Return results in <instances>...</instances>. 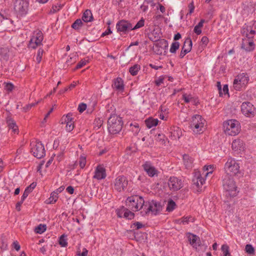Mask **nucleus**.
<instances>
[{
	"label": "nucleus",
	"instance_id": "1",
	"mask_svg": "<svg viewBox=\"0 0 256 256\" xmlns=\"http://www.w3.org/2000/svg\"><path fill=\"white\" fill-rule=\"evenodd\" d=\"M222 186L226 195L234 196L237 194V187L233 178L230 175L225 174L222 178Z\"/></svg>",
	"mask_w": 256,
	"mask_h": 256
},
{
	"label": "nucleus",
	"instance_id": "2",
	"mask_svg": "<svg viewBox=\"0 0 256 256\" xmlns=\"http://www.w3.org/2000/svg\"><path fill=\"white\" fill-rule=\"evenodd\" d=\"M123 122L122 118L116 114L111 115L108 120V128L112 134L119 133L122 129Z\"/></svg>",
	"mask_w": 256,
	"mask_h": 256
},
{
	"label": "nucleus",
	"instance_id": "3",
	"mask_svg": "<svg viewBox=\"0 0 256 256\" xmlns=\"http://www.w3.org/2000/svg\"><path fill=\"white\" fill-rule=\"evenodd\" d=\"M144 200L142 196L136 195L132 196L127 198L126 203L128 209L136 212L141 209L144 210Z\"/></svg>",
	"mask_w": 256,
	"mask_h": 256
},
{
	"label": "nucleus",
	"instance_id": "4",
	"mask_svg": "<svg viewBox=\"0 0 256 256\" xmlns=\"http://www.w3.org/2000/svg\"><path fill=\"white\" fill-rule=\"evenodd\" d=\"M223 129L224 133L229 136H236L240 130V122L236 120H229L223 124Z\"/></svg>",
	"mask_w": 256,
	"mask_h": 256
},
{
	"label": "nucleus",
	"instance_id": "5",
	"mask_svg": "<svg viewBox=\"0 0 256 256\" xmlns=\"http://www.w3.org/2000/svg\"><path fill=\"white\" fill-rule=\"evenodd\" d=\"M205 126L206 120L200 115L196 114L192 116L190 128L194 132L202 133L205 129Z\"/></svg>",
	"mask_w": 256,
	"mask_h": 256
},
{
	"label": "nucleus",
	"instance_id": "6",
	"mask_svg": "<svg viewBox=\"0 0 256 256\" xmlns=\"http://www.w3.org/2000/svg\"><path fill=\"white\" fill-rule=\"evenodd\" d=\"M162 210V206L159 202L156 200H152L144 202V210L141 212L142 216L151 214L156 215Z\"/></svg>",
	"mask_w": 256,
	"mask_h": 256
},
{
	"label": "nucleus",
	"instance_id": "7",
	"mask_svg": "<svg viewBox=\"0 0 256 256\" xmlns=\"http://www.w3.org/2000/svg\"><path fill=\"white\" fill-rule=\"evenodd\" d=\"M224 170L226 174L236 175L240 172V166L234 158H230L225 164Z\"/></svg>",
	"mask_w": 256,
	"mask_h": 256
},
{
	"label": "nucleus",
	"instance_id": "8",
	"mask_svg": "<svg viewBox=\"0 0 256 256\" xmlns=\"http://www.w3.org/2000/svg\"><path fill=\"white\" fill-rule=\"evenodd\" d=\"M31 152L38 158H41L45 156V150L44 145L40 142L33 141L30 143Z\"/></svg>",
	"mask_w": 256,
	"mask_h": 256
},
{
	"label": "nucleus",
	"instance_id": "9",
	"mask_svg": "<svg viewBox=\"0 0 256 256\" xmlns=\"http://www.w3.org/2000/svg\"><path fill=\"white\" fill-rule=\"evenodd\" d=\"M29 2L28 0H16L14 4V10L20 16L27 14Z\"/></svg>",
	"mask_w": 256,
	"mask_h": 256
},
{
	"label": "nucleus",
	"instance_id": "10",
	"mask_svg": "<svg viewBox=\"0 0 256 256\" xmlns=\"http://www.w3.org/2000/svg\"><path fill=\"white\" fill-rule=\"evenodd\" d=\"M249 77L247 74L242 73L238 74L234 81V88L237 90H240L248 82Z\"/></svg>",
	"mask_w": 256,
	"mask_h": 256
},
{
	"label": "nucleus",
	"instance_id": "11",
	"mask_svg": "<svg viewBox=\"0 0 256 256\" xmlns=\"http://www.w3.org/2000/svg\"><path fill=\"white\" fill-rule=\"evenodd\" d=\"M168 42L164 39H161L156 41L153 47V50L157 54L165 55L166 53V50L168 48Z\"/></svg>",
	"mask_w": 256,
	"mask_h": 256
},
{
	"label": "nucleus",
	"instance_id": "12",
	"mask_svg": "<svg viewBox=\"0 0 256 256\" xmlns=\"http://www.w3.org/2000/svg\"><path fill=\"white\" fill-rule=\"evenodd\" d=\"M43 39V34L40 31L35 32H34L33 36L30 41L28 47L33 49L36 48L42 44Z\"/></svg>",
	"mask_w": 256,
	"mask_h": 256
},
{
	"label": "nucleus",
	"instance_id": "13",
	"mask_svg": "<svg viewBox=\"0 0 256 256\" xmlns=\"http://www.w3.org/2000/svg\"><path fill=\"white\" fill-rule=\"evenodd\" d=\"M128 184V180L124 176H118L114 181V188L118 192L124 190Z\"/></svg>",
	"mask_w": 256,
	"mask_h": 256
},
{
	"label": "nucleus",
	"instance_id": "14",
	"mask_svg": "<svg viewBox=\"0 0 256 256\" xmlns=\"http://www.w3.org/2000/svg\"><path fill=\"white\" fill-rule=\"evenodd\" d=\"M118 32L126 34L132 30V24L130 22L126 20H120L116 24Z\"/></svg>",
	"mask_w": 256,
	"mask_h": 256
},
{
	"label": "nucleus",
	"instance_id": "15",
	"mask_svg": "<svg viewBox=\"0 0 256 256\" xmlns=\"http://www.w3.org/2000/svg\"><path fill=\"white\" fill-rule=\"evenodd\" d=\"M242 113L248 117L254 116L256 113V108L250 102H243L241 106Z\"/></svg>",
	"mask_w": 256,
	"mask_h": 256
},
{
	"label": "nucleus",
	"instance_id": "16",
	"mask_svg": "<svg viewBox=\"0 0 256 256\" xmlns=\"http://www.w3.org/2000/svg\"><path fill=\"white\" fill-rule=\"evenodd\" d=\"M168 184L170 190L172 191H177L183 186L182 180L174 176L169 178Z\"/></svg>",
	"mask_w": 256,
	"mask_h": 256
},
{
	"label": "nucleus",
	"instance_id": "17",
	"mask_svg": "<svg viewBox=\"0 0 256 256\" xmlns=\"http://www.w3.org/2000/svg\"><path fill=\"white\" fill-rule=\"evenodd\" d=\"M232 150L236 154L243 152L244 150V144L242 140L240 139L234 140L232 144Z\"/></svg>",
	"mask_w": 256,
	"mask_h": 256
},
{
	"label": "nucleus",
	"instance_id": "18",
	"mask_svg": "<svg viewBox=\"0 0 256 256\" xmlns=\"http://www.w3.org/2000/svg\"><path fill=\"white\" fill-rule=\"evenodd\" d=\"M106 177V172L105 168L100 165L98 166L96 168L93 178L100 180Z\"/></svg>",
	"mask_w": 256,
	"mask_h": 256
},
{
	"label": "nucleus",
	"instance_id": "19",
	"mask_svg": "<svg viewBox=\"0 0 256 256\" xmlns=\"http://www.w3.org/2000/svg\"><path fill=\"white\" fill-rule=\"evenodd\" d=\"M142 166L144 170L150 176L152 177L157 173V170L150 162H146L142 165Z\"/></svg>",
	"mask_w": 256,
	"mask_h": 256
},
{
	"label": "nucleus",
	"instance_id": "20",
	"mask_svg": "<svg viewBox=\"0 0 256 256\" xmlns=\"http://www.w3.org/2000/svg\"><path fill=\"white\" fill-rule=\"evenodd\" d=\"M242 48L246 51L250 52L254 50V44L251 39H248L246 38L242 40Z\"/></svg>",
	"mask_w": 256,
	"mask_h": 256
},
{
	"label": "nucleus",
	"instance_id": "21",
	"mask_svg": "<svg viewBox=\"0 0 256 256\" xmlns=\"http://www.w3.org/2000/svg\"><path fill=\"white\" fill-rule=\"evenodd\" d=\"M168 130L170 134V136L173 140L178 139L181 136V130L177 126L171 127Z\"/></svg>",
	"mask_w": 256,
	"mask_h": 256
},
{
	"label": "nucleus",
	"instance_id": "22",
	"mask_svg": "<svg viewBox=\"0 0 256 256\" xmlns=\"http://www.w3.org/2000/svg\"><path fill=\"white\" fill-rule=\"evenodd\" d=\"M192 182L198 188H200L205 183V178L200 174L198 173L194 176Z\"/></svg>",
	"mask_w": 256,
	"mask_h": 256
},
{
	"label": "nucleus",
	"instance_id": "23",
	"mask_svg": "<svg viewBox=\"0 0 256 256\" xmlns=\"http://www.w3.org/2000/svg\"><path fill=\"white\" fill-rule=\"evenodd\" d=\"M112 86L114 89L118 91H123L124 89V81L120 78L114 80Z\"/></svg>",
	"mask_w": 256,
	"mask_h": 256
},
{
	"label": "nucleus",
	"instance_id": "24",
	"mask_svg": "<svg viewBox=\"0 0 256 256\" xmlns=\"http://www.w3.org/2000/svg\"><path fill=\"white\" fill-rule=\"evenodd\" d=\"M160 36L161 34L160 32V30L158 28H154L148 34L149 38L153 42L159 40V38H160Z\"/></svg>",
	"mask_w": 256,
	"mask_h": 256
},
{
	"label": "nucleus",
	"instance_id": "25",
	"mask_svg": "<svg viewBox=\"0 0 256 256\" xmlns=\"http://www.w3.org/2000/svg\"><path fill=\"white\" fill-rule=\"evenodd\" d=\"M6 124L8 126L10 130H12V132L14 134L18 133V127L16 125L15 122L10 118H8L6 120Z\"/></svg>",
	"mask_w": 256,
	"mask_h": 256
},
{
	"label": "nucleus",
	"instance_id": "26",
	"mask_svg": "<svg viewBox=\"0 0 256 256\" xmlns=\"http://www.w3.org/2000/svg\"><path fill=\"white\" fill-rule=\"evenodd\" d=\"M183 162L186 168H191L193 166L194 158L189 155L185 154L183 156Z\"/></svg>",
	"mask_w": 256,
	"mask_h": 256
},
{
	"label": "nucleus",
	"instance_id": "27",
	"mask_svg": "<svg viewBox=\"0 0 256 256\" xmlns=\"http://www.w3.org/2000/svg\"><path fill=\"white\" fill-rule=\"evenodd\" d=\"M36 186V184L34 182L26 188L22 196V200H26L28 194L32 192Z\"/></svg>",
	"mask_w": 256,
	"mask_h": 256
},
{
	"label": "nucleus",
	"instance_id": "28",
	"mask_svg": "<svg viewBox=\"0 0 256 256\" xmlns=\"http://www.w3.org/2000/svg\"><path fill=\"white\" fill-rule=\"evenodd\" d=\"M158 122L159 121L157 118H150L145 120V123L146 126L148 128H150L152 127L158 125Z\"/></svg>",
	"mask_w": 256,
	"mask_h": 256
},
{
	"label": "nucleus",
	"instance_id": "29",
	"mask_svg": "<svg viewBox=\"0 0 256 256\" xmlns=\"http://www.w3.org/2000/svg\"><path fill=\"white\" fill-rule=\"evenodd\" d=\"M82 18V20L86 22L92 21L93 17L91 11L89 10H86L84 12Z\"/></svg>",
	"mask_w": 256,
	"mask_h": 256
},
{
	"label": "nucleus",
	"instance_id": "30",
	"mask_svg": "<svg viewBox=\"0 0 256 256\" xmlns=\"http://www.w3.org/2000/svg\"><path fill=\"white\" fill-rule=\"evenodd\" d=\"M58 198V192H53L51 193L49 198L47 200L46 202L47 204H53L57 201Z\"/></svg>",
	"mask_w": 256,
	"mask_h": 256
},
{
	"label": "nucleus",
	"instance_id": "31",
	"mask_svg": "<svg viewBox=\"0 0 256 256\" xmlns=\"http://www.w3.org/2000/svg\"><path fill=\"white\" fill-rule=\"evenodd\" d=\"M140 65L138 64H135L133 66L130 68L129 72L132 76H134L138 74V72L140 70Z\"/></svg>",
	"mask_w": 256,
	"mask_h": 256
},
{
	"label": "nucleus",
	"instance_id": "32",
	"mask_svg": "<svg viewBox=\"0 0 256 256\" xmlns=\"http://www.w3.org/2000/svg\"><path fill=\"white\" fill-rule=\"evenodd\" d=\"M188 241L190 244L193 246H196V241L199 239V238L195 234H189L188 236Z\"/></svg>",
	"mask_w": 256,
	"mask_h": 256
},
{
	"label": "nucleus",
	"instance_id": "33",
	"mask_svg": "<svg viewBox=\"0 0 256 256\" xmlns=\"http://www.w3.org/2000/svg\"><path fill=\"white\" fill-rule=\"evenodd\" d=\"M72 114H68L66 116H64L61 119L62 124H65L69 122H72Z\"/></svg>",
	"mask_w": 256,
	"mask_h": 256
},
{
	"label": "nucleus",
	"instance_id": "34",
	"mask_svg": "<svg viewBox=\"0 0 256 256\" xmlns=\"http://www.w3.org/2000/svg\"><path fill=\"white\" fill-rule=\"evenodd\" d=\"M246 31H248V30L244 28L242 30V33L248 39H252L256 33L255 30H251L249 32H248Z\"/></svg>",
	"mask_w": 256,
	"mask_h": 256
},
{
	"label": "nucleus",
	"instance_id": "35",
	"mask_svg": "<svg viewBox=\"0 0 256 256\" xmlns=\"http://www.w3.org/2000/svg\"><path fill=\"white\" fill-rule=\"evenodd\" d=\"M176 206V204L174 200H170L168 202L166 210L168 212H172L175 209Z\"/></svg>",
	"mask_w": 256,
	"mask_h": 256
},
{
	"label": "nucleus",
	"instance_id": "36",
	"mask_svg": "<svg viewBox=\"0 0 256 256\" xmlns=\"http://www.w3.org/2000/svg\"><path fill=\"white\" fill-rule=\"evenodd\" d=\"M59 244L62 247H66L68 246L66 236L62 235L59 238Z\"/></svg>",
	"mask_w": 256,
	"mask_h": 256
},
{
	"label": "nucleus",
	"instance_id": "37",
	"mask_svg": "<svg viewBox=\"0 0 256 256\" xmlns=\"http://www.w3.org/2000/svg\"><path fill=\"white\" fill-rule=\"evenodd\" d=\"M192 44L191 40L190 38H187L184 42L182 48L186 50H188L190 52L192 50Z\"/></svg>",
	"mask_w": 256,
	"mask_h": 256
},
{
	"label": "nucleus",
	"instance_id": "38",
	"mask_svg": "<svg viewBox=\"0 0 256 256\" xmlns=\"http://www.w3.org/2000/svg\"><path fill=\"white\" fill-rule=\"evenodd\" d=\"M180 43L177 42H173L172 44L170 51L171 53L174 54L176 50L179 48Z\"/></svg>",
	"mask_w": 256,
	"mask_h": 256
},
{
	"label": "nucleus",
	"instance_id": "39",
	"mask_svg": "<svg viewBox=\"0 0 256 256\" xmlns=\"http://www.w3.org/2000/svg\"><path fill=\"white\" fill-rule=\"evenodd\" d=\"M83 23L80 19H77L72 24V27L75 29L78 30L82 27Z\"/></svg>",
	"mask_w": 256,
	"mask_h": 256
},
{
	"label": "nucleus",
	"instance_id": "40",
	"mask_svg": "<svg viewBox=\"0 0 256 256\" xmlns=\"http://www.w3.org/2000/svg\"><path fill=\"white\" fill-rule=\"evenodd\" d=\"M46 230V226L45 224H40L35 228V232L38 234H42Z\"/></svg>",
	"mask_w": 256,
	"mask_h": 256
},
{
	"label": "nucleus",
	"instance_id": "41",
	"mask_svg": "<svg viewBox=\"0 0 256 256\" xmlns=\"http://www.w3.org/2000/svg\"><path fill=\"white\" fill-rule=\"evenodd\" d=\"M134 214L130 212L128 208H126V210L124 214V218H128V220H132L134 218Z\"/></svg>",
	"mask_w": 256,
	"mask_h": 256
},
{
	"label": "nucleus",
	"instance_id": "42",
	"mask_svg": "<svg viewBox=\"0 0 256 256\" xmlns=\"http://www.w3.org/2000/svg\"><path fill=\"white\" fill-rule=\"evenodd\" d=\"M224 256H230L229 252V247L227 244H223L221 248Z\"/></svg>",
	"mask_w": 256,
	"mask_h": 256
},
{
	"label": "nucleus",
	"instance_id": "43",
	"mask_svg": "<svg viewBox=\"0 0 256 256\" xmlns=\"http://www.w3.org/2000/svg\"><path fill=\"white\" fill-rule=\"evenodd\" d=\"M103 124V120L102 118H96L94 121V126L95 128L98 129L102 126Z\"/></svg>",
	"mask_w": 256,
	"mask_h": 256
},
{
	"label": "nucleus",
	"instance_id": "44",
	"mask_svg": "<svg viewBox=\"0 0 256 256\" xmlns=\"http://www.w3.org/2000/svg\"><path fill=\"white\" fill-rule=\"evenodd\" d=\"M144 24V20L142 18L134 26H132V30H135L142 27Z\"/></svg>",
	"mask_w": 256,
	"mask_h": 256
},
{
	"label": "nucleus",
	"instance_id": "45",
	"mask_svg": "<svg viewBox=\"0 0 256 256\" xmlns=\"http://www.w3.org/2000/svg\"><path fill=\"white\" fill-rule=\"evenodd\" d=\"M194 218L192 216L182 218L180 220V223L183 224H188L189 222H194Z\"/></svg>",
	"mask_w": 256,
	"mask_h": 256
},
{
	"label": "nucleus",
	"instance_id": "46",
	"mask_svg": "<svg viewBox=\"0 0 256 256\" xmlns=\"http://www.w3.org/2000/svg\"><path fill=\"white\" fill-rule=\"evenodd\" d=\"M126 208L124 206L121 207L120 208L116 210V214L119 218L124 217V214L126 210Z\"/></svg>",
	"mask_w": 256,
	"mask_h": 256
},
{
	"label": "nucleus",
	"instance_id": "47",
	"mask_svg": "<svg viewBox=\"0 0 256 256\" xmlns=\"http://www.w3.org/2000/svg\"><path fill=\"white\" fill-rule=\"evenodd\" d=\"M44 52V50L42 48H39L36 57V60L38 63H40L41 61L42 56Z\"/></svg>",
	"mask_w": 256,
	"mask_h": 256
},
{
	"label": "nucleus",
	"instance_id": "48",
	"mask_svg": "<svg viewBox=\"0 0 256 256\" xmlns=\"http://www.w3.org/2000/svg\"><path fill=\"white\" fill-rule=\"evenodd\" d=\"M86 164V158L85 156H80L79 159V164L81 168H83Z\"/></svg>",
	"mask_w": 256,
	"mask_h": 256
},
{
	"label": "nucleus",
	"instance_id": "49",
	"mask_svg": "<svg viewBox=\"0 0 256 256\" xmlns=\"http://www.w3.org/2000/svg\"><path fill=\"white\" fill-rule=\"evenodd\" d=\"M246 251L249 254H254V250L251 244H246L245 248Z\"/></svg>",
	"mask_w": 256,
	"mask_h": 256
},
{
	"label": "nucleus",
	"instance_id": "50",
	"mask_svg": "<svg viewBox=\"0 0 256 256\" xmlns=\"http://www.w3.org/2000/svg\"><path fill=\"white\" fill-rule=\"evenodd\" d=\"M66 130L68 132H70L72 131L74 128V122H69L68 123H66Z\"/></svg>",
	"mask_w": 256,
	"mask_h": 256
},
{
	"label": "nucleus",
	"instance_id": "51",
	"mask_svg": "<svg viewBox=\"0 0 256 256\" xmlns=\"http://www.w3.org/2000/svg\"><path fill=\"white\" fill-rule=\"evenodd\" d=\"M165 136L163 134H158L156 136V140L158 142H160L162 144L165 142L164 140Z\"/></svg>",
	"mask_w": 256,
	"mask_h": 256
},
{
	"label": "nucleus",
	"instance_id": "52",
	"mask_svg": "<svg viewBox=\"0 0 256 256\" xmlns=\"http://www.w3.org/2000/svg\"><path fill=\"white\" fill-rule=\"evenodd\" d=\"M148 0H145L143 4L140 6V8L142 12H145L148 10Z\"/></svg>",
	"mask_w": 256,
	"mask_h": 256
},
{
	"label": "nucleus",
	"instance_id": "53",
	"mask_svg": "<svg viewBox=\"0 0 256 256\" xmlns=\"http://www.w3.org/2000/svg\"><path fill=\"white\" fill-rule=\"evenodd\" d=\"M86 108V104L84 103H81L79 104L78 107V110L80 112H82Z\"/></svg>",
	"mask_w": 256,
	"mask_h": 256
},
{
	"label": "nucleus",
	"instance_id": "54",
	"mask_svg": "<svg viewBox=\"0 0 256 256\" xmlns=\"http://www.w3.org/2000/svg\"><path fill=\"white\" fill-rule=\"evenodd\" d=\"M182 98L185 102L188 103L190 102L192 98L190 95H187L186 94H184L182 95Z\"/></svg>",
	"mask_w": 256,
	"mask_h": 256
},
{
	"label": "nucleus",
	"instance_id": "55",
	"mask_svg": "<svg viewBox=\"0 0 256 256\" xmlns=\"http://www.w3.org/2000/svg\"><path fill=\"white\" fill-rule=\"evenodd\" d=\"M88 62V60H81L77 64L76 66V68H80L85 66Z\"/></svg>",
	"mask_w": 256,
	"mask_h": 256
},
{
	"label": "nucleus",
	"instance_id": "56",
	"mask_svg": "<svg viewBox=\"0 0 256 256\" xmlns=\"http://www.w3.org/2000/svg\"><path fill=\"white\" fill-rule=\"evenodd\" d=\"M164 77L162 76H160L156 80H155V84L157 86H160L164 82Z\"/></svg>",
	"mask_w": 256,
	"mask_h": 256
},
{
	"label": "nucleus",
	"instance_id": "57",
	"mask_svg": "<svg viewBox=\"0 0 256 256\" xmlns=\"http://www.w3.org/2000/svg\"><path fill=\"white\" fill-rule=\"evenodd\" d=\"M188 50H186L185 48H182V50L180 52V54L179 56L180 58H182L184 57V56L186 54H188V52H190Z\"/></svg>",
	"mask_w": 256,
	"mask_h": 256
},
{
	"label": "nucleus",
	"instance_id": "58",
	"mask_svg": "<svg viewBox=\"0 0 256 256\" xmlns=\"http://www.w3.org/2000/svg\"><path fill=\"white\" fill-rule=\"evenodd\" d=\"M24 200H22V197H21V200L20 202H18L16 206V208L18 211L20 210V206L23 203Z\"/></svg>",
	"mask_w": 256,
	"mask_h": 256
},
{
	"label": "nucleus",
	"instance_id": "59",
	"mask_svg": "<svg viewBox=\"0 0 256 256\" xmlns=\"http://www.w3.org/2000/svg\"><path fill=\"white\" fill-rule=\"evenodd\" d=\"M64 152H60L56 154H54V156H56V159L58 162L61 161L63 158Z\"/></svg>",
	"mask_w": 256,
	"mask_h": 256
},
{
	"label": "nucleus",
	"instance_id": "60",
	"mask_svg": "<svg viewBox=\"0 0 256 256\" xmlns=\"http://www.w3.org/2000/svg\"><path fill=\"white\" fill-rule=\"evenodd\" d=\"M201 42L204 45V46H206L208 42V39L206 36H204L202 37Z\"/></svg>",
	"mask_w": 256,
	"mask_h": 256
},
{
	"label": "nucleus",
	"instance_id": "61",
	"mask_svg": "<svg viewBox=\"0 0 256 256\" xmlns=\"http://www.w3.org/2000/svg\"><path fill=\"white\" fill-rule=\"evenodd\" d=\"M189 14H192L194 10V6L193 2H192L188 4Z\"/></svg>",
	"mask_w": 256,
	"mask_h": 256
},
{
	"label": "nucleus",
	"instance_id": "62",
	"mask_svg": "<svg viewBox=\"0 0 256 256\" xmlns=\"http://www.w3.org/2000/svg\"><path fill=\"white\" fill-rule=\"evenodd\" d=\"M88 253V250L86 248H84L82 250V254H80V252H78V256H87Z\"/></svg>",
	"mask_w": 256,
	"mask_h": 256
},
{
	"label": "nucleus",
	"instance_id": "63",
	"mask_svg": "<svg viewBox=\"0 0 256 256\" xmlns=\"http://www.w3.org/2000/svg\"><path fill=\"white\" fill-rule=\"evenodd\" d=\"M14 88V86L11 83H8L6 86V89L8 91H11Z\"/></svg>",
	"mask_w": 256,
	"mask_h": 256
},
{
	"label": "nucleus",
	"instance_id": "64",
	"mask_svg": "<svg viewBox=\"0 0 256 256\" xmlns=\"http://www.w3.org/2000/svg\"><path fill=\"white\" fill-rule=\"evenodd\" d=\"M134 227H136L137 230L140 229L144 226V225L140 222H136L134 223Z\"/></svg>",
	"mask_w": 256,
	"mask_h": 256
}]
</instances>
